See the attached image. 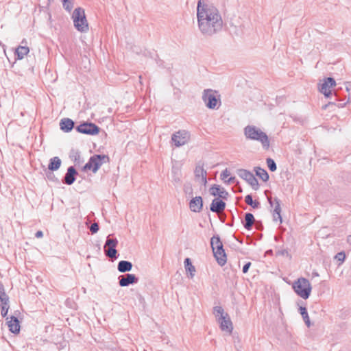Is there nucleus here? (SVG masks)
<instances>
[{
  "mask_svg": "<svg viewBox=\"0 0 351 351\" xmlns=\"http://www.w3.org/2000/svg\"><path fill=\"white\" fill-rule=\"evenodd\" d=\"M197 19L199 30L205 37H212L222 30V17L219 10L212 3L199 0Z\"/></svg>",
  "mask_w": 351,
  "mask_h": 351,
  "instance_id": "nucleus-1",
  "label": "nucleus"
},
{
  "mask_svg": "<svg viewBox=\"0 0 351 351\" xmlns=\"http://www.w3.org/2000/svg\"><path fill=\"white\" fill-rule=\"evenodd\" d=\"M243 132L247 139L258 141L265 149H268L270 145L268 136L265 132L255 125H248L243 129Z\"/></svg>",
  "mask_w": 351,
  "mask_h": 351,
  "instance_id": "nucleus-2",
  "label": "nucleus"
},
{
  "mask_svg": "<svg viewBox=\"0 0 351 351\" xmlns=\"http://www.w3.org/2000/svg\"><path fill=\"white\" fill-rule=\"evenodd\" d=\"M294 291L302 298L306 300L311 292V285L309 280L305 278H300L295 281L292 286Z\"/></svg>",
  "mask_w": 351,
  "mask_h": 351,
  "instance_id": "nucleus-3",
  "label": "nucleus"
},
{
  "mask_svg": "<svg viewBox=\"0 0 351 351\" xmlns=\"http://www.w3.org/2000/svg\"><path fill=\"white\" fill-rule=\"evenodd\" d=\"M109 161L110 158L108 155L94 154L83 167L82 171H87L88 170H91L93 173H96L104 163L108 162Z\"/></svg>",
  "mask_w": 351,
  "mask_h": 351,
  "instance_id": "nucleus-4",
  "label": "nucleus"
},
{
  "mask_svg": "<svg viewBox=\"0 0 351 351\" xmlns=\"http://www.w3.org/2000/svg\"><path fill=\"white\" fill-rule=\"evenodd\" d=\"M72 18L73 19L74 26L78 31L86 32L88 30V25L83 8H75L73 11Z\"/></svg>",
  "mask_w": 351,
  "mask_h": 351,
  "instance_id": "nucleus-5",
  "label": "nucleus"
},
{
  "mask_svg": "<svg viewBox=\"0 0 351 351\" xmlns=\"http://www.w3.org/2000/svg\"><path fill=\"white\" fill-rule=\"evenodd\" d=\"M265 193L267 196L270 208H272L274 206V208L272 211L273 220L274 221H279L280 223H282V219L281 216L280 200L278 197L273 198L271 196H269L267 193H271L269 191L266 190Z\"/></svg>",
  "mask_w": 351,
  "mask_h": 351,
  "instance_id": "nucleus-6",
  "label": "nucleus"
},
{
  "mask_svg": "<svg viewBox=\"0 0 351 351\" xmlns=\"http://www.w3.org/2000/svg\"><path fill=\"white\" fill-rule=\"evenodd\" d=\"M217 91L212 89H206L203 92L202 100L204 101L206 106L209 109H215L217 104L220 103V99L217 98Z\"/></svg>",
  "mask_w": 351,
  "mask_h": 351,
  "instance_id": "nucleus-7",
  "label": "nucleus"
},
{
  "mask_svg": "<svg viewBox=\"0 0 351 351\" xmlns=\"http://www.w3.org/2000/svg\"><path fill=\"white\" fill-rule=\"evenodd\" d=\"M77 132L87 134V135H96L100 131V128L92 122L83 121L75 128Z\"/></svg>",
  "mask_w": 351,
  "mask_h": 351,
  "instance_id": "nucleus-8",
  "label": "nucleus"
},
{
  "mask_svg": "<svg viewBox=\"0 0 351 351\" xmlns=\"http://www.w3.org/2000/svg\"><path fill=\"white\" fill-rule=\"evenodd\" d=\"M118 245L117 239H110V236L107 237L104 249L105 255L109 258H116L117 257V250L116 247Z\"/></svg>",
  "mask_w": 351,
  "mask_h": 351,
  "instance_id": "nucleus-9",
  "label": "nucleus"
},
{
  "mask_svg": "<svg viewBox=\"0 0 351 351\" xmlns=\"http://www.w3.org/2000/svg\"><path fill=\"white\" fill-rule=\"evenodd\" d=\"M238 176L245 180L254 190L258 189V182L254 174L248 170L241 169L237 171Z\"/></svg>",
  "mask_w": 351,
  "mask_h": 351,
  "instance_id": "nucleus-10",
  "label": "nucleus"
},
{
  "mask_svg": "<svg viewBox=\"0 0 351 351\" xmlns=\"http://www.w3.org/2000/svg\"><path fill=\"white\" fill-rule=\"evenodd\" d=\"M190 139V134L186 130H179L173 133L171 136V141L173 142L176 147H180L186 143Z\"/></svg>",
  "mask_w": 351,
  "mask_h": 351,
  "instance_id": "nucleus-11",
  "label": "nucleus"
},
{
  "mask_svg": "<svg viewBox=\"0 0 351 351\" xmlns=\"http://www.w3.org/2000/svg\"><path fill=\"white\" fill-rule=\"evenodd\" d=\"M336 82L334 78L328 77L324 80L319 89L320 92L324 95L326 97H329L332 95L330 88L335 86Z\"/></svg>",
  "mask_w": 351,
  "mask_h": 351,
  "instance_id": "nucleus-12",
  "label": "nucleus"
},
{
  "mask_svg": "<svg viewBox=\"0 0 351 351\" xmlns=\"http://www.w3.org/2000/svg\"><path fill=\"white\" fill-rule=\"evenodd\" d=\"M217 322L222 331L227 332L228 334L232 333L233 326L228 314H226L225 317H218Z\"/></svg>",
  "mask_w": 351,
  "mask_h": 351,
  "instance_id": "nucleus-13",
  "label": "nucleus"
},
{
  "mask_svg": "<svg viewBox=\"0 0 351 351\" xmlns=\"http://www.w3.org/2000/svg\"><path fill=\"white\" fill-rule=\"evenodd\" d=\"M119 279V284L121 287H128L130 285L137 283L138 281V278L134 274H132L120 276Z\"/></svg>",
  "mask_w": 351,
  "mask_h": 351,
  "instance_id": "nucleus-14",
  "label": "nucleus"
},
{
  "mask_svg": "<svg viewBox=\"0 0 351 351\" xmlns=\"http://www.w3.org/2000/svg\"><path fill=\"white\" fill-rule=\"evenodd\" d=\"M78 174L74 167L71 166L67 169L66 173L62 179V182L67 185H71L76 180V176Z\"/></svg>",
  "mask_w": 351,
  "mask_h": 351,
  "instance_id": "nucleus-15",
  "label": "nucleus"
},
{
  "mask_svg": "<svg viewBox=\"0 0 351 351\" xmlns=\"http://www.w3.org/2000/svg\"><path fill=\"white\" fill-rule=\"evenodd\" d=\"M189 208L192 212L199 213L203 208V199L201 196L191 197L189 202Z\"/></svg>",
  "mask_w": 351,
  "mask_h": 351,
  "instance_id": "nucleus-16",
  "label": "nucleus"
},
{
  "mask_svg": "<svg viewBox=\"0 0 351 351\" xmlns=\"http://www.w3.org/2000/svg\"><path fill=\"white\" fill-rule=\"evenodd\" d=\"M210 193L213 196H219L223 199H226L229 195L228 193L223 188L217 184H213L210 187Z\"/></svg>",
  "mask_w": 351,
  "mask_h": 351,
  "instance_id": "nucleus-17",
  "label": "nucleus"
},
{
  "mask_svg": "<svg viewBox=\"0 0 351 351\" xmlns=\"http://www.w3.org/2000/svg\"><path fill=\"white\" fill-rule=\"evenodd\" d=\"M210 245L213 252H225L223 243L219 235H214L210 239Z\"/></svg>",
  "mask_w": 351,
  "mask_h": 351,
  "instance_id": "nucleus-18",
  "label": "nucleus"
},
{
  "mask_svg": "<svg viewBox=\"0 0 351 351\" xmlns=\"http://www.w3.org/2000/svg\"><path fill=\"white\" fill-rule=\"evenodd\" d=\"M226 205V203L222 199L215 198L210 205V210L213 213H219L225 209Z\"/></svg>",
  "mask_w": 351,
  "mask_h": 351,
  "instance_id": "nucleus-19",
  "label": "nucleus"
},
{
  "mask_svg": "<svg viewBox=\"0 0 351 351\" xmlns=\"http://www.w3.org/2000/svg\"><path fill=\"white\" fill-rule=\"evenodd\" d=\"M10 319L7 322L10 331L14 334L19 333L21 326L18 318L14 315H12Z\"/></svg>",
  "mask_w": 351,
  "mask_h": 351,
  "instance_id": "nucleus-20",
  "label": "nucleus"
},
{
  "mask_svg": "<svg viewBox=\"0 0 351 351\" xmlns=\"http://www.w3.org/2000/svg\"><path fill=\"white\" fill-rule=\"evenodd\" d=\"M75 127V122L69 118H63L60 120V128L64 132H71Z\"/></svg>",
  "mask_w": 351,
  "mask_h": 351,
  "instance_id": "nucleus-21",
  "label": "nucleus"
},
{
  "mask_svg": "<svg viewBox=\"0 0 351 351\" xmlns=\"http://www.w3.org/2000/svg\"><path fill=\"white\" fill-rule=\"evenodd\" d=\"M206 175V171L202 166L198 165L195 167V176L197 178H201L202 182L204 186L207 183Z\"/></svg>",
  "mask_w": 351,
  "mask_h": 351,
  "instance_id": "nucleus-22",
  "label": "nucleus"
},
{
  "mask_svg": "<svg viewBox=\"0 0 351 351\" xmlns=\"http://www.w3.org/2000/svg\"><path fill=\"white\" fill-rule=\"evenodd\" d=\"M346 91L348 93V97L347 99H346V97L343 99H340L339 95L337 93V91L334 92V96L335 97V100L340 101V103L337 105V106L339 108L343 107L347 103H348L350 101V99H351V93H350L351 88H350L348 86H346Z\"/></svg>",
  "mask_w": 351,
  "mask_h": 351,
  "instance_id": "nucleus-23",
  "label": "nucleus"
},
{
  "mask_svg": "<svg viewBox=\"0 0 351 351\" xmlns=\"http://www.w3.org/2000/svg\"><path fill=\"white\" fill-rule=\"evenodd\" d=\"M255 221V219L254 215L250 213H246L245 214V219L243 221V224L244 228L247 230H251L253 226V224Z\"/></svg>",
  "mask_w": 351,
  "mask_h": 351,
  "instance_id": "nucleus-24",
  "label": "nucleus"
},
{
  "mask_svg": "<svg viewBox=\"0 0 351 351\" xmlns=\"http://www.w3.org/2000/svg\"><path fill=\"white\" fill-rule=\"evenodd\" d=\"M132 263L128 261H121L117 265V269L121 273H125L131 271Z\"/></svg>",
  "mask_w": 351,
  "mask_h": 351,
  "instance_id": "nucleus-25",
  "label": "nucleus"
},
{
  "mask_svg": "<svg viewBox=\"0 0 351 351\" xmlns=\"http://www.w3.org/2000/svg\"><path fill=\"white\" fill-rule=\"evenodd\" d=\"M62 161L59 157L55 156L49 160L48 170L51 171H57L61 166Z\"/></svg>",
  "mask_w": 351,
  "mask_h": 351,
  "instance_id": "nucleus-26",
  "label": "nucleus"
},
{
  "mask_svg": "<svg viewBox=\"0 0 351 351\" xmlns=\"http://www.w3.org/2000/svg\"><path fill=\"white\" fill-rule=\"evenodd\" d=\"M254 171L256 175L261 179L263 182L268 181L269 176L267 171L260 167H256L254 168Z\"/></svg>",
  "mask_w": 351,
  "mask_h": 351,
  "instance_id": "nucleus-27",
  "label": "nucleus"
},
{
  "mask_svg": "<svg viewBox=\"0 0 351 351\" xmlns=\"http://www.w3.org/2000/svg\"><path fill=\"white\" fill-rule=\"evenodd\" d=\"M186 271L189 272L190 278H193L196 271L195 267L193 265L189 258H186L184 261Z\"/></svg>",
  "mask_w": 351,
  "mask_h": 351,
  "instance_id": "nucleus-28",
  "label": "nucleus"
},
{
  "mask_svg": "<svg viewBox=\"0 0 351 351\" xmlns=\"http://www.w3.org/2000/svg\"><path fill=\"white\" fill-rule=\"evenodd\" d=\"M0 305H9V297L5 293L4 286L0 282Z\"/></svg>",
  "mask_w": 351,
  "mask_h": 351,
  "instance_id": "nucleus-29",
  "label": "nucleus"
},
{
  "mask_svg": "<svg viewBox=\"0 0 351 351\" xmlns=\"http://www.w3.org/2000/svg\"><path fill=\"white\" fill-rule=\"evenodd\" d=\"M213 255H214V257L215 258L217 263L220 266H223L226 263L227 256H226V252H223H223L221 253L220 252H215V253H213Z\"/></svg>",
  "mask_w": 351,
  "mask_h": 351,
  "instance_id": "nucleus-30",
  "label": "nucleus"
},
{
  "mask_svg": "<svg viewBox=\"0 0 351 351\" xmlns=\"http://www.w3.org/2000/svg\"><path fill=\"white\" fill-rule=\"evenodd\" d=\"M29 51V47L25 46H19L16 50V55L19 60L23 59Z\"/></svg>",
  "mask_w": 351,
  "mask_h": 351,
  "instance_id": "nucleus-31",
  "label": "nucleus"
},
{
  "mask_svg": "<svg viewBox=\"0 0 351 351\" xmlns=\"http://www.w3.org/2000/svg\"><path fill=\"white\" fill-rule=\"evenodd\" d=\"M300 313L301 314L304 322H305L306 325L309 327L311 326L310 319L308 317V314L307 312V309L306 307L300 306L299 308Z\"/></svg>",
  "mask_w": 351,
  "mask_h": 351,
  "instance_id": "nucleus-32",
  "label": "nucleus"
},
{
  "mask_svg": "<svg viewBox=\"0 0 351 351\" xmlns=\"http://www.w3.org/2000/svg\"><path fill=\"white\" fill-rule=\"evenodd\" d=\"M183 191L186 199H190L193 197V189L191 183L184 184Z\"/></svg>",
  "mask_w": 351,
  "mask_h": 351,
  "instance_id": "nucleus-33",
  "label": "nucleus"
},
{
  "mask_svg": "<svg viewBox=\"0 0 351 351\" xmlns=\"http://www.w3.org/2000/svg\"><path fill=\"white\" fill-rule=\"evenodd\" d=\"M245 202L247 205L252 206L253 208H258L260 206V202L256 200L254 201L251 194L245 196Z\"/></svg>",
  "mask_w": 351,
  "mask_h": 351,
  "instance_id": "nucleus-34",
  "label": "nucleus"
},
{
  "mask_svg": "<svg viewBox=\"0 0 351 351\" xmlns=\"http://www.w3.org/2000/svg\"><path fill=\"white\" fill-rule=\"evenodd\" d=\"M213 314L215 315L216 318L225 317L227 313L224 312L223 308L220 306H216L213 308Z\"/></svg>",
  "mask_w": 351,
  "mask_h": 351,
  "instance_id": "nucleus-35",
  "label": "nucleus"
},
{
  "mask_svg": "<svg viewBox=\"0 0 351 351\" xmlns=\"http://www.w3.org/2000/svg\"><path fill=\"white\" fill-rule=\"evenodd\" d=\"M266 162H267L269 169L271 171L274 172L276 170V169H277L276 164L272 158H267Z\"/></svg>",
  "mask_w": 351,
  "mask_h": 351,
  "instance_id": "nucleus-36",
  "label": "nucleus"
},
{
  "mask_svg": "<svg viewBox=\"0 0 351 351\" xmlns=\"http://www.w3.org/2000/svg\"><path fill=\"white\" fill-rule=\"evenodd\" d=\"M63 8L71 12L73 7V0H62Z\"/></svg>",
  "mask_w": 351,
  "mask_h": 351,
  "instance_id": "nucleus-37",
  "label": "nucleus"
},
{
  "mask_svg": "<svg viewBox=\"0 0 351 351\" xmlns=\"http://www.w3.org/2000/svg\"><path fill=\"white\" fill-rule=\"evenodd\" d=\"M45 173H46V176L49 180L56 182V183L59 182V180L56 177V176L53 173V171L48 170V171H46Z\"/></svg>",
  "mask_w": 351,
  "mask_h": 351,
  "instance_id": "nucleus-38",
  "label": "nucleus"
},
{
  "mask_svg": "<svg viewBox=\"0 0 351 351\" xmlns=\"http://www.w3.org/2000/svg\"><path fill=\"white\" fill-rule=\"evenodd\" d=\"M73 157L74 158V161L76 164L80 165V163H82L81 156L79 152H75Z\"/></svg>",
  "mask_w": 351,
  "mask_h": 351,
  "instance_id": "nucleus-39",
  "label": "nucleus"
},
{
  "mask_svg": "<svg viewBox=\"0 0 351 351\" xmlns=\"http://www.w3.org/2000/svg\"><path fill=\"white\" fill-rule=\"evenodd\" d=\"M99 229V224L97 223H93L91 224L90 227V231L92 234H95L98 232Z\"/></svg>",
  "mask_w": 351,
  "mask_h": 351,
  "instance_id": "nucleus-40",
  "label": "nucleus"
},
{
  "mask_svg": "<svg viewBox=\"0 0 351 351\" xmlns=\"http://www.w3.org/2000/svg\"><path fill=\"white\" fill-rule=\"evenodd\" d=\"M1 314L2 317H5L8 314V311L10 308V306L9 305H1Z\"/></svg>",
  "mask_w": 351,
  "mask_h": 351,
  "instance_id": "nucleus-41",
  "label": "nucleus"
},
{
  "mask_svg": "<svg viewBox=\"0 0 351 351\" xmlns=\"http://www.w3.org/2000/svg\"><path fill=\"white\" fill-rule=\"evenodd\" d=\"M335 258L340 262H343L346 258V254L343 252H339L336 254Z\"/></svg>",
  "mask_w": 351,
  "mask_h": 351,
  "instance_id": "nucleus-42",
  "label": "nucleus"
},
{
  "mask_svg": "<svg viewBox=\"0 0 351 351\" xmlns=\"http://www.w3.org/2000/svg\"><path fill=\"white\" fill-rule=\"evenodd\" d=\"M230 175V171L226 169L225 170H223L221 173V180H226V179Z\"/></svg>",
  "mask_w": 351,
  "mask_h": 351,
  "instance_id": "nucleus-43",
  "label": "nucleus"
},
{
  "mask_svg": "<svg viewBox=\"0 0 351 351\" xmlns=\"http://www.w3.org/2000/svg\"><path fill=\"white\" fill-rule=\"evenodd\" d=\"M251 266V263L250 262H248L247 263H245L243 267V269H242V271L244 273V274H246L248 270H249V268Z\"/></svg>",
  "mask_w": 351,
  "mask_h": 351,
  "instance_id": "nucleus-44",
  "label": "nucleus"
},
{
  "mask_svg": "<svg viewBox=\"0 0 351 351\" xmlns=\"http://www.w3.org/2000/svg\"><path fill=\"white\" fill-rule=\"evenodd\" d=\"M35 237L36 238H42L43 237V231H41V230L37 231L36 233L35 234Z\"/></svg>",
  "mask_w": 351,
  "mask_h": 351,
  "instance_id": "nucleus-45",
  "label": "nucleus"
},
{
  "mask_svg": "<svg viewBox=\"0 0 351 351\" xmlns=\"http://www.w3.org/2000/svg\"><path fill=\"white\" fill-rule=\"evenodd\" d=\"M330 106H335V102H329L328 104L323 106L322 108L326 110L327 108H328Z\"/></svg>",
  "mask_w": 351,
  "mask_h": 351,
  "instance_id": "nucleus-46",
  "label": "nucleus"
},
{
  "mask_svg": "<svg viewBox=\"0 0 351 351\" xmlns=\"http://www.w3.org/2000/svg\"><path fill=\"white\" fill-rule=\"evenodd\" d=\"M234 180V177H230L228 180H225V182H227L228 184L233 183Z\"/></svg>",
  "mask_w": 351,
  "mask_h": 351,
  "instance_id": "nucleus-47",
  "label": "nucleus"
}]
</instances>
